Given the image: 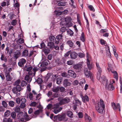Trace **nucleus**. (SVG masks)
<instances>
[{"label":"nucleus","instance_id":"nucleus-1","mask_svg":"<svg viewBox=\"0 0 122 122\" xmlns=\"http://www.w3.org/2000/svg\"><path fill=\"white\" fill-rule=\"evenodd\" d=\"M95 108L97 111L99 113H102L104 109L105 108L104 103L103 101L100 99L99 102L97 101L95 104Z\"/></svg>","mask_w":122,"mask_h":122},{"label":"nucleus","instance_id":"nucleus-2","mask_svg":"<svg viewBox=\"0 0 122 122\" xmlns=\"http://www.w3.org/2000/svg\"><path fill=\"white\" fill-rule=\"evenodd\" d=\"M24 117V113L22 112H20L18 113L17 116V117L15 119V121H17V122H25L30 120L31 118L29 117V116L27 114H26V117L25 118L22 117Z\"/></svg>","mask_w":122,"mask_h":122},{"label":"nucleus","instance_id":"nucleus-3","mask_svg":"<svg viewBox=\"0 0 122 122\" xmlns=\"http://www.w3.org/2000/svg\"><path fill=\"white\" fill-rule=\"evenodd\" d=\"M49 40V42L48 43V46L50 47V48L54 47V44H55L56 41H57L55 37L53 36H50Z\"/></svg>","mask_w":122,"mask_h":122},{"label":"nucleus","instance_id":"nucleus-4","mask_svg":"<svg viewBox=\"0 0 122 122\" xmlns=\"http://www.w3.org/2000/svg\"><path fill=\"white\" fill-rule=\"evenodd\" d=\"M58 100L59 102L60 105H62L68 103L70 102V99L67 97L63 98L61 97H58Z\"/></svg>","mask_w":122,"mask_h":122},{"label":"nucleus","instance_id":"nucleus-5","mask_svg":"<svg viewBox=\"0 0 122 122\" xmlns=\"http://www.w3.org/2000/svg\"><path fill=\"white\" fill-rule=\"evenodd\" d=\"M96 64L97 67V69L98 70L97 74V78L99 80L101 77V74L102 72V68L100 67L99 63L96 62Z\"/></svg>","mask_w":122,"mask_h":122},{"label":"nucleus","instance_id":"nucleus-6","mask_svg":"<svg viewBox=\"0 0 122 122\" xmlns=\"http://www.w3.org/2000/svg\"><path fill=\"white\" fill-rule=\"evenodd\" d=\"M84 72L86 77L87 78L90 77V79L92 80L93 78V77L92 72L90 71H88V68H84Z\"/></svg>","mask_w":122,"mask_h":122},{"label":"nucleus","instance_id":"nucleus-7","mask_svg":"<svg viewBox=\"0 0 122 122\" xmlns=\"http://www.w3.org/2000/svg\"><path fill=\"white\" fill-rule=\"evenodd\" d=\"M10 71L9 70H6L5 72V76L6 79L7 81H10L12 80V78L10 75Z\"/></svg>","mask_w":122,"mask_h":122},{"label":"nucleus","instance_id":"nucleus-8","mask_svg":"<svg viewBox=\"0 0 122 122\" xmlns=\"http://www.w3.org/2000/svg\"><path fill=\"white\" fill-rule=\"evenodd\" d=\"M65 59L63 58L60 60L59 59H57L56 61V65L58 66L64 65L65 64Z\"/></svg>","mask_w":122,"mask_h":122},{"label":"nucleus","instance_id":"nucleus-9","mask_svg":"<svg viewBox=\"0 0 122 122\" xmlns=\"http://www.w3.org/2000/svg\"><path fill=\"white\" fill-rule=\"evenodd\" d=\"M21 90L20 85L15 86L13 88L12 91L14 94H16L18 92H20Z\"/></svg>","mask_w":122,"mask_h":122},{"label":"nucleus","instance_id":"nucleus-10","mask_svg":"<svg viewBox=\"0 0 122 122\" xmlns=\"http://www.w3.org/2000/svg\"><path fill=\"white\" fill-rule=\"evenodd\" d=\"M108 83L106 84L105 85L106 88L107 89L110 91H112L114 90L115 88L114 86L112 85L113 83H111L110 82L109 85L108 84Z\"/></svg>","mask_w":122,"mask_h":122},{"label":"nucleus","instance_id":"nucleus-11","mask_svg":"<svg viewBox=\"0 0 122 122\" xmlns=\"http://www.w3.org/2000/svg\"><path fill=\"white\" fill-rule=\"evenodd\" d=\"M26 102V100L24 98H21L20 102V107L21 108H24L25 106V103Z\"/></svg>","mask_w":122,"mask_h":122},{"label":"nucleus","instance_id":"nucleus-12","mask_svg":"<svg viewBox=\"0 0 122 122\" xmlns=\"http://www.w3.org/2000/svg\"><path fill=\"white\" fill-rule=\"evenodd\" d=\"M42 112V110L41 109L36 110L31 115L30 117L32 118H35L39 114L40 112Z\"/></svg>","mask_w":122,"mask_h":122},{"label":"nucleus","instance_id":"nucleus-13","mask_svg":"<svg viewBox=\"0 0 122 122\" xmlns=\"http://www.w3.org/2000/svg\"><path fill=\"white\" fill-rule=\"evenodd\" d=\"M80 96L82 99V101L84 103H85L86 102H88L89 101V97L87 95H85L84 96L82 93H80Z\"/></svg>","mask_w":122,"mask_h":122},{"label":"nucleus","instance_id":"nucleus-14","mask_svg":"<svg viewBox=\"0 0 122 122\" xmlns=\"http://www.w3.org/2000/svg\"><path fill=\"white\" fill-rule=\"evenodd\" d=\"M82 65L80 64H76L73 66L74 69L76 70H77V72H80L81 70V69L82 68Z\"/></svg>","mask_w":122,"mask_h":122},{"label":"nucleus","instance_id":"nucleus-15","mask_svg":"<svg viewBox=\"0 0 122 122\" xmlns=\"http://www.w3.org/2000/svg\"><path fill=\"white\" fill-rule=\"evenodd\" d=\"M63 37L62 35L61 34H59L56 36V39L57 40V41H56L55 44H58L59 42H61L63 41L62 37Z\"/></svg>","mask_w":122,"mask_h":122},{"label":"nucleus","instance_id":"nucleus-16","mask_svg":"<svg viewBox=\"0 0 122 122\" xmlns=\"http://www.w3.org/2000/svg\"><path fill=\"white\" fill-rule=\"evenodd\" d=\"M63 83V85L65 87H67L68 86H70L71 84L70 80L67 79L64 80Z\"/></svg>","mask_w":122,"mask_h":122},{"label":"nucleus","instance_id":"nucleus-17","mask_svg":"<svg viewBox=\"0 0 122 122\" xmlns=\"http://www.w3.org/2000/svg\"><path fill=\"white\" fill-rule=\"evenodd\" d=\"M68 74L71 77L75 78L76 77V75L75 72L72 70H69L68 71Z\"/></svg>","mask_w":122,"mask_h":122},{"label":"nucleus","instance_id":"nucleus-18","mask_svg":"<svg viewBox=\"0 0 122 122\" xmlns=\"http://www.w3.org/2000/svg\"><path fill=\"white\" fill-rule=\"evenodd\" d=\"M112 104L113 108L114 110H116L118 108V109L119 111H120L121 107L119 103H118L117 104V106L115 103L114 102L112 103Z\"/></svg>","mask_w":122,"mask_h":122},{"label":"nucleus","instance_id":"nucleus-19","mask_svg":"<svg viewBox=\"0 0 122 122\" xmlns=\"http://www.w3.org/2000/svg\"><path fill=\"white\" fill-rule=\"evenodd\" d=\"M100 81L103 84H105V85L108 83V80L106 79V77L104 76L101 77Z\"/></svg>","mask_w":122,"mask_h":122},{"label":"nucleus","instance_id":"nucleus-20","mask_svg":"<svg viewBox=\"0 0 122 122\" xmlns=\"http://www.w3.org/2000/svg\"><path fill=\"white\" fill-rule=\"evenodd\" d=\"M26 62V60L23 58H22L20 60L18 63V65L20 66L23 67L24 66V64Z\"/></svg>","mask_w":122,"mask_h":122},{"label":"nucleus","instance_id":"nucleus-21","mask_svg":"<svg viewBox=\"0 0 122 122\" xmlns=\"http://www.w3.org/2000/svg\"><path fill=\"white\" fill-rule=\"evenodd\" d=\"M32 77L29 75H26L25 77V80L28 83H30L32 80Z\"/></svg>","mask_w":122,"mask_h":122},{"label":"nucleus","instance_id":"nucleus-22","mask_svg":"<svg viewBox=\"0 0 122 122\" xmlns=\"http://www.w3.org/2000/svg\"><path fill=\"white\" fill-rule=\"evenodd\" d=\"M14 57L16 59H17L20 55V52L17 50L14 51Z\"/></svg>","mask_w":122,"mask_h":122},{"label":"nucleus","instance_id":"nucleus-23","mask_svg":"<svg viewBox=\"0 0 122 122\" xmlns=\"http://www.w3.org/2000/svg\"><path fill=\"white\" fill-rule=\"evenodd\" d=\"M78 55V54L74 51L71 52L70 53V57L71 59H72L76 58Z\"/></svg>","mask_w":122,"mask_h":122},{"label":"nucleus","instance_id":"nucleus-24","mask_svg":"<svg viewBox=\"0 0 122 122\" xmlns=\"http://www.w3.org/2000/svg\"><path fill=\"white\" fill-rule=\"evenodd\" d=\"M84 118L85 120L88 121L89 122H91L92 119L89 116H88L87 114L86 113H85Z\"/></svg>","mask_w":122,"mask_h":122},{"label":"nucleus","instance_id":"nucleus-25","mask_svg":"<svg viewBox=\"0 0 122 122\" xmlns=\"http://www.w3.org/2000/svg\"><path fill=\"white\" fill-rule=\"evenodd\" d=\"M58 120L59 121L64 120L65 118V115L63 113L61 115H58Z\"/></svg>","mask_w":122,"mask_h":122},{"label":"nucleus","instance_id":"nucleus-26","mask_svg":"<svg viewBox=\"0 0 122 122\" xmlns=\"http://www.w3.org/2000/svg\"><path fill=\"white\" fill-rule=\"evenodd\" d=\"M65 20L66 24H68L69 23L71 22L72 19L70 17L67 16L65 18Z\"/></svg>","mask_w":122,"mask_h":122},{"label":"nucleus","instance_id":"nucleus-27","mask_svg":"<svg viewBox=\"0 0 122 122\" xmlns=\"http://www.w3.org/2000/svg\"><path fill=\"white\" fill-rule=\"evenodd\" d=\"M111 71L112 73L113 74V77L114 78H115L117 81L118 79V76L117 72L115 71Z\"/></svg>","mask_w":122,"mask_h":122},{"label":"nucleus","instance_id":"nucleus-28","mask_svg":"<svg viewBox=\"0 0 122 122\" xmlns=\"http://www.w3.org/2000/svg\"><path fill=\"white\" fill-rule=\"evenodd\" d=\"M86 63L87 64V66L88 68V69L89 70H91L92 68V65H91L90 64V62L89 60V59L87 58V62Z\"/></svg>","mask_w":122,"mask_h":122},{"label":"nucleus","instance_id":"nucleus-29","mask_svg":"<svg viewBox=\"0 0 122 122\" xmlns=\"http://www.w3.org/2000/svg\"><path fill=\"white\" fill-rule=\"evenodd\" d=\"M36 82L38 84H40V87H41V84L43 82V81L42 79L40 77H38L37 79Z\"/></svg>","mask_w":122,"mask_h":122},{"label":"nucleus","instance_id":"nucleus-30","mask_svg":"<svg viewBox=\"0 0 122 122\" xmlns=\"http://www.w3.org/2000/svg\"><path fill=\"white\" fill-rule=\"evenodd\" d=\"M0 59L2 61H3L5 62H6L7 61V59L6 56H5L4 54H2L0 58Z\"/></svg>","mask_w":122,"mask_h":122},{"label":"nucleus","instance_id":"nucleus-31","mask_svg":"<svg viewBox=\"0 0 122 122\" xmlns=\"http://www.w3.org/2000/svg\"><path fill=\"white\" fill-rule=\"evenodd\" d=\"M50 49L48 48L44 49L43 50V52H44L45 55H47L50 52Z\"/></svg>","mask_w":122,"mask_h":122},{"label":"nucleus","instance_id":"nucleus-32","mask_svg":"<svg viewBox=\"0 0 122 122\" xmlns=\"http://www.w3.org/2000/svg\"><path fill=\"white\" fill-rule=\"evenodd\" d=\"M67 45L70 47H72L74 46V43L71 40L67 41L66 43Z\"/></svg>","mask_w":122,"mask_h":122},{"label":"nucleus","instance_id":"nucleus-33","mask_svg":"<svg viewBox=\"0 0 122 122\" xmlns=\"http://www.w3.org/2000/svg\"><path fill=\"white\" fill-rule=\"evenodd\" d=\"M47 61H48V60H45L43 61L41 64V66L44 67L47 66L48 65Z\"/></svg>","mask_w":122,"mask_h":122},{"label":"nucleus","instance_id":"nucleus-34","mask_svg":"<svg viewBox=\"0 0 122 122\" xmlns=\"http://www.w3.org/2000/svg\"><path fill=\"white\" fill-rule=\"evenodd\" d=\"M80 39L83 42H84L85 41V37L84 34L83 32H82L81 36L80 37Z\"/></svg>","mask_w":122,"mask_h":122},{"label":"nucleus","instance_id":"nucleus-35","mask_svg":"<svg viewBox=\"0 0 122 122\" xmlns=\"http://www.w3.org/2000/svg\"><path fill=\"white\" fill-rule=\"evenodd\" d=\"M28 55V51L27 50H25L23 52L22 55L26 57Z\"/></svg>","mask_w":122,"mask_h":122},{"label":"nucleus","instance_id":"nucleus-36","mask_svg":"<svg viewBox=\"0 0 122 122\" xmlns=\"http://www.w3.org/2000/svg\"><path fill=\"white\" fill-rule=\"evenodd\" d=\"M75 104L76 106H78L81 104V102L79 101L78 99H76L75 100Z\"/></svg>","mask_w":122,"mask_h":122},{"label":"nucleus","instance_id":"nucleus-37","mask_svg":"<svg viewBox=\"0 0 122 122\" xmlns=\"http://www.w3.org/2000/svg\"><path fill=\"white\" fill-rule=\"evenodd\" d=\"M62 78L61 77H59L56 79V83L58 84H60L61 82V80Z\"/></svg>","mask_w":122,"mask_h":122},{"label":"nucleus","instance_id":"nucleus-38","mask_svg":"<svg viewBox=\"0 0 122 122\" xmlns=\"http://www.w3.org/2000/svg\"><path fill=\"white\" fill-rule=\"evenodd\" d=\"M66 3H67V2H66L65 1L61 2V1L58 3L57 4V5L59 6H63L65 5Z\"/></svg>","mask_w":122,"mask_h":122},{"label":"nucleus","instance_id":"nucleus-39","mask_svg":"<svg viewBox=\"0 0 122 122\" xmlns=\"http://www.w3.org/2000/svg\"><path fill=\"white\" fill-rule=\"evenodd\" d=\"M24 42V40L23 38H20L17 41V42L19 44H21L23 43Z\"/></svg>","mask_w":122,"mask_h":122},{"label":"nucleus","instance_id":"nucleus-40","mask_svg":"<svg viewBox=\"0 0 122 122\" xmlns=\"http://www.w3.org/2000/svg\"><path fill=\"white\" fill-rule=\"evenodd\" d=\"M11 113V112L10 111L8 110L6 111L4 113V116L5 117H8Z\"/></svg>","mask_w":122,"mask_h":122},{"label":"nucleus","instance_id":"nucleus-41","mask_svg":"<svg viewBox=\"0 0 122 122\" xmlns=\"http://www.w3.org/2000/svg\"><path fill=\"white\" fill-rule=\"evenodd\" d=\"M3 122H12V120L11 118H4Z\"/></svg>","mask_w":122,"mask_h":122},{"label":"nucleus","instance_id":"nucleus-42","mask_svg":"<svg viewBox=\"0 0 122 122\" xmlns=\"http://www.w3.org/2000/svg\"><path fill=\"white\" fill-rule=\"evenodd\" d=\"M67 115L70 117L72 118L73 117V114L71 111H69L67 112Z\"/></svg>","mask_w":122,"mask_h":122},{"label":"nucleus","instance_id":"nucleus-43","mask_svg":"<svg viewBox=\"0 0 122 122\" xmlns=\"http://www.w3.org/2000/svg\"><path fill=\"white\" fill-rule=\"evenodd\" d=\"M16 113L15 112H12L11 114V117L13 119H14L15 120L16 118Z\"/></svg>","mask_w":122,"mask_h":122},{"label":"nucleus","instance_id":"nucleus-44","mask_svg":"<svg viewBox=\"0 0 122 122\" xmlns=\"http://www.w3.org/2000/svg\"><path fill=\"white\" fill-rule=\"evenodd\" d=\"M100 41L101 44L102 45H104L105 46H106V45H105V44H106V45L107 44L106 41L102 39H101L100 40Z\"/></svg>","mask_w":122,"mask_h":122},{"label":"nucleus","instance_id":"nucleus-45","mask_svg":"<svg viewBox=\"0 0 122 122\" xmlns=\"http://www.w3.org/2000/svg\"><path fill=\"white\" fill-rule=\"evenodd\" d=\"M67 34L70 36H73L74 33L71 30L69 29L67 31Z\"/></svg>","mask_w":122,"mask_h":122},{"label":"nucleus","instance_id":"nucleus-46","mask_svg":"<svg viewBox=\"0 0 122 122\" xmlns=\"http://www.w3.org/2000/svg\"><path fill=\"white\" fill-rule=\"evenodd\" d=\"M15 112L18 113L20 112V108L19 107L17 106L15 107Z\"/></svg>","mask_w":122,"mask_h":122},{"label":"nucleus","instance_id":"nucleus-47","mask_svg":"<svg viewBox=\"0 0 122 122\" xmlns=\"http://www.w3.org/2000/svg\"><path fill=\"white\" fill-rule=\"evenodd\" d=\"M15 104V102L12 101H10L9 102V106L12 107H13L14 106Z\"/></svg>","mask_w":122,"mask_h":122},{"label":"nucleus","instance_id":"nucleus-48","mask_svg":"<svg viewBox=\"0 0 122 122\" xmlns=\"http://www.w3.org/2000/svg\"><path fill=\"white\" fill-rule=\"evenodd\" d=\"M66 30V27H62L60 29V31L62 32L61 34H62L63 33L65 32Z\"/></svg>","mask_w":122,"mask_h":122},{"label":"nucleus","instance_id":"nucleus-49","mask_svg":"<svg viewBox=\"0 0 122 122\" xmlns=\"http://www.w3.org/2000/svg\"><path fill=\"white\" fill-rule=\"evenodd\" d=\"M88 8L91 11H92L93 12L95 11V10L93 6L91 5H90L88 6Z\"/></svg>","mask_w":122,"mask_h":122},{"label":"nucleus","instance_id":"nucleus-50","mask_svg":"<svg viewBox=\"0 0 122 122\" xmlns=\"http://www.w3.org/2000/svg\"><path fill=\"white\" fill-rule=\"evenodd\" d=\"M51 76V74L50 73H48L45 77V80L47 81Z\"/></svg>","mask_w":122,"mask_h":122},{"label":"nucleus","instance_id":"nucleus-51","mask_svg":"<svg viewBox=\"0 0 122 122\" xmlns=\"http://www.w3.org/2000/svg\"><path fill=\"white\" fill-rule=\"evenodd\" d=\"M108 31V30L107 29H102L100 30V32L101 33H103L107 32Z\"/></svg>","mask_w":122,"mask_h":122},{"label":"nucleus","instance_id":"nucleus-52","mask_svg":"<svg viewBox=\"0 0 122 122\" xmlns=\"http://www.w3.org/2000/svg\"><path fill=\"white\" fill-rule=\"evenodd\" d=\"M27 82L25 81H22L21 83V86L23 87L27 85Z\"/></svg>","mask_w":122,"mask_h":122},{"label":"nucleus","instance_id":"nucleus-53","mask_svg":"<svg viewBox=\"0 0 122 122\" xmlns=\"http://www.w3.org/2000/svg\"><path fill=\"white\" fill-rule=\"evenodd\" d=\"M20 82V80L19 79L17 80L14 83V85L15 86L19 85V84Z\"/></svg>","mask_w":122,"mask_h":122},{"label":"nucleus","instance_id":"nucleus-54","mask_svg":"<svg viewBox=\"0 0 122 122\" xmlns=\"http://www.w3.org/2000/svg\"><path fill=\"white\" fill-rule=\"evenodd\" d=\"M2 104L3 106L5 108H6L7 107V104L6 102L5 101H2Z\"/></svg>","mask_w":122,"mask_h":122},{"label":"nucleus","instance_id":"nucleus-55","mask_svg":"<svg viewBox=\"0 0 122 122\" xmlns=\"http://www.w3.org/2000/svg\"><path fill=\"white\" fill-rule=\"evenodd\" d=\"M17 20L16 19L13 20L11 22V24L13 25H16L17 23Z\"/></svg>","mask_w":122,"mask_h":122},{"label":"nucleus","instance_id":"nucleus-56","mask_svg":"<svg viewBox=\"0 0 122 122\" xmlns=\"http://www.w3.org/2000/svg\"><path fill=\"white\" fill-rule=\"evenodd\" d=\"M78 117L80 118H82L83 117V115L82 113L81 112H79L78 113Z\"/></svg>","mask_w":122,"mask_h":122},{"label":"nucleus","instance_id":"nucleus-57","mask_svg":"<svg viewBox=\"0 0 122 122\" xmlns=\"http://www.w3.org/2000/svg\"><path fill=\"white\" fill-rule=\"evenodd\" d=\"M57 76V75H53L52 76V79L53 81H55Z\"/></svg>","mask_w":122,"mask_h":122},{"label":"nucleus","instance_id":"nucleus-58","mask_svg":"<svg viewBox=\"0 0 122 122\" xmlns=\"http://www.w3.org/2000/svg\"><path fill=\"white\" fill-rule=\"evenodd\" d=\"M40 68L37 67H35L33 69V71L35 73L37 71L39 70Z\"/></svg>","mask_w":122,"mask_h":122},{"label":"nucleus","instance_id":"nucleus-59","mask_svg":"<svg viewBox=\"0 0 122 122\" xmlns=\"http://www.w3.org/2000/svg\"><path fill=\"white\" fill-rule=\"evenodd\" d=\"M78 84V80H74L72 83V84L74 86L77 85Z\"/></svg>","mask_w":122,"mask_h":122},{"label":"nucleus","instance_id":"nucleus-60","mask_svg":"<svg viewBox=\"0 0 122 122\" xmlns=\"http://www.w3.org/2000/svg\"><path fill=\"white\" fill-rule=\"evenodd\" d=\"M84 54L82 53H80L78 54V56L81 58H83L84 57Z\"/></svg>","mask_w":122,"mask_h":122},{"label":"nucleus","instance_id":"nucleus-61","mask_svg":"<svg viewBox=\"0 0 122 122\" xmlns=\"http://www.w3.org/2000/svg\"><path fill=\"white\" fill-rule=\"evenodd\" d=\"M61 76L62 77H67L68 76L67 73L65 72L62 73L61 74Z\"/></svg>","mask_w":122,"mask_h":122},{"label":"nucleus","instance_id":"nucleus-62","mask_svg":"<svg viewBox=\"0 0 122 122\" xmlns=\"http://www.w3.org/2000/svg\"><path fill=\"white\" fill-rule=\"evenodd\" d=\"M36 51H32L30 52V54L29 55V57H30V56H32L33 55L34 53Z\"/></svg>","mask_w":122,"mask_h":122},{"label":"nucleus","instance_id":"nucleus-63","mask_svg":"<svg viewBox=\"0 0 122 122\" xmlns=\"http://www.w3.org/2000/svg\"><path fill=\"white\" fill-rule=\"evenodd\" d=\"M106 55L107 56H108L110 58L111 57V53L110 51H106Z\"/></svg>","mask_w":122,"mask_h":122},{"label":"nucleus","instance_id":"nucleus-64","mask_svg":"<svg viewBox=\"0 0 122 122\" xmlns=\"http://www.w3.org/2000/svg\"><path fill=\"white\" fill-rule=\"evenodd\" d=\"M59 105L58 104H55L53 106V108L55 109H57L59 108Z\"/></svg>","mask_w":122,"mask_h":122}]
</instances>
